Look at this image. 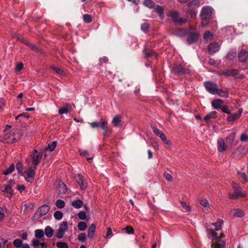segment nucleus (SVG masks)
Listing matches in <instances>:
<instances>
[{"instance_id": "obj_58", "label": "nucleus", "mask_w": 248, "mask_h": 248, "mask_svg": "<svg viewBox=\"0 0 248 248\" xmlns=\"http://www.w3.org/2000/svg\"><path fill=\"white\" fill-rule=\"evenodd\" d=\"M86 238V234L84 233H80L78 236V239L80 241H83Z\"/></svg>"}, {"instance_id": "obj_13", "label": "nucleus", "mask_w": 248, "mask_h": 248, "mask_svg": "<svg viewBox=\"0 0 248 248\" xmlns=\"http://www.w3.org/2000/svg\"><path fill=\"white\" fill-rule=\"evenodd\" d=\"M198 40V35L194 33L187 32V42L188 45L192 44Z\"/></svg>"}, {"instance_id": "obj_38", "label": "nucleus", "mask_w": 248, "mask_h": 248, "mask_svg": "<svg viewBox=\"0 0 248 248\" xmlns=\"http://www.w3.org/2000/svg\"><path fill=\"white\" fill-rule=\"evenodd\" d=\"M15 170V166L13 164H11L10 167L5 171L3 172L4 175H8L12 173Z\"/></svg>"}, {"instance_id": "obj_4", "label": "nucleus", "mask_w": 248, "mask_h": 248, "mask_svg": "<svg viewBox=\"0 0 248 248\" xmlns=\"http://www.w3.org/2000/svg\"><path fill=\"white\" fill-rule=\"evenodd\" d=\"M152 130L156 136L159 137L162 141L169 148H170L172 146V143L167 139L166 135L162 131L155 126L152 127Z\"/></svg>"}, {"instance_id": "obj_1", "label": "nucleus", "mask_w": 248, "mask_h": 248, "mask_svg": "<svg viewBox=\"0 0 248 248\" xmlns=\"http://www.w3.org/2000/svg\"><path fill=\"white\" fill-rule=\"evenodd\" d=\"M26 166L23 168L20 162L16 164V170L18 173L24 177L26 181L29 183H32L34 180L36 167L31 165L30 160H26Z\"/></svg>"}, {"instance_id": "obj_54", "label": "nucleus", "mask_w": 248, "mask_h": 248, "mask_svg": "<svg viewBox=\"0 0 248 248\" xmlns=\"http://www.w3.org/2000/svg\"><path fill=\"white\" fill-rule=\"evenodd\" d=\"M240 140L242 142L247 141L248 140V135L245 133L242 134Z\"/></svg>"}, {"instance_id": "obj_53", "label": "nucleus", "mask_w": 248, "mask_h": 248, "mask_svg": "<svg viewBox=\"0 0 248 248\" xmlns=\"http://www.w3.org/2000/svg\"><path fill=\"white\" fill-rule=\"evenodd\" d=\"M68 111V107L66 106L64 107H63L59 110V113L60 114H62L64 113H67Z\"/></svg>"}, {"instance_id": "obj_45", "label": "nucleus", "mask_w": 248, "mask_h": 248, "mask_svg": "<svg viewBox=\"0 0 248 248\" xmlns=\"http://www.w3.org/2000/svg\"><path fill=\"white\" fill-rule=\"evenodd\" d=\"M216 94H217L221 97H225L227 96V93L221 89L217 88Z\"/></svg>"}, {"instance_id": "obj_60", "label": "nucleus", "mask_w": 248, "mask_h": 248, "mask_svg": "<svg viewBox=\"0 0 248 248\" xmlns=\"http://www.w3.org/2000/svg\"><path fill=\"white\" fill-rule=\"evenodd\" d=\"M5 215L4 209L0 207V220L3 219Z\"/></svg>"}, {"instance_id": "obj_20", "label": "nucleus", "mask_w": 248, "mask_h": 248, "mask_svg": "<svg viewBox=\"0 0 248 248\" xmlns=\"http://www.w3.org/2000/svg\"><path fill=\"white\" fill-rule=\"evenodd\" d=\"M217 149L219 152L226 151L227 148L225 146L224 141L222 139H219L217 141Z\"/></svg>"}, {"instance_id": "obj_23", "label": "nucleus", "mask_w": 248, "mask_h": 248, "mask_svg": "<svg viewBox=\"0 0 248 248\" xmlns=\"http://www.w3.org/2000/svg\"><path fill=\"white\" fill-rule=\"evenodd\" d=\"M96 226L94 224H92L89 227L88 231V236L92 238L93 236L95 231Z\"/></svg>"}, {"instance_id": "obj_42", "label": "nucleus", "mask_w": 248, "mask_h": 248, "mask_svg": "<svg viewBox=\"0 0 248 248\" xmlns=\"http://www.w3.org/2000/svg\"><path fill=\"white\" fill-rule=\"evenodd\" d=\"M83 19L86 23H91L92 21V17L90 15L85 14L83 15Z\"/></svg>"}, {"instance_id": "obj_22", "label": "nucleus", "mask_w": 248, "mask_h": 248, "mask_svg": "<svg viewBox=\"0 0 248 248\" xmlns=\"http://www.w3.org/2000/svg\"><path fill=\"white\" fill-rule=\"evenodd\" d=\"M201 204L204 210L208 212L210 211V209L209 208V204L207 200L205 199H202L201 201Z\"/></svg>"}, {"instance_id": "obj_50", "label": "nucleus", "mask_w": 248, "mask_h": 248, "mask_svg": "<svg viewBox=\"0 0 248 248\" xmlns=\"http://www.w3.org/2000/svg\"><path fill=\"white\" fill-rule=\"evenodd\" d=\"M23 68V64L22 62L16 63L15 70L16 72H19Z\"/></svg>"}, {"instance_id": "obj_16", "label": "nucleus", "mask_w": 248, "mask_h": 248, "mask_svg": "<svg viewBox=\"0 0 248 248\" xmlns=\"http://www.w3.org/2000/svg\"><path fill=\"white\" fill-rule=\"evenodd\" d=\"M248 57V51L246 48H242L239 54V59L240 61L245 62Z\"/></svg>"}, {"instance_id": "obj_46", "label": "nucleus", "mask_w": 248, "mask_h": 248, "mask_svg": "<svg viewBox=\"0 0 248 248\" xmlns=\"http://www.w3.org/2000/svg\"><path fill=\"white\" fill-rule=\"evenodd\" d=\"M50 68L58 74L62 75L63 73V71L62 70L54 65H51Z\"/></svg>"}, {"instance_id": "obj_24", "label": "nucleus", "mask_w": 248, "mask_h": 248, "mask_svg": "<svg viewBox=\"0 0 248 248\" xmlns=\"http://www.w3.org/2000/svg\"><path fill=\"white\" fill-rule=\"evenodd\" d=\"M213 38V33L210 31H206L203 34V39L205 41H211Z\"/></svg>"}, {"instance_id": "obj_37", "label": "nucleus", "mask_w": 248, "mask_h": 248, "mask_svg": "<svg viewBox=\"0 0 248 248\" xmlns=\"http://www.w3.org/2000/svg\"><path fill=\"white\" fill-rule=\"evenodd\" d=\"M44 235V232L42 230L38 229L35 231V236L38 238H41Z\"/></svg>"}, {"instance_id": "obj_19", "label": "nucleus", "mask_w": 248, "mask_h": 248, "mask_svg": "<svg viewBox=\"0 0 248 248\" xmlns=\"http://www.w3.org/2000/svg\"><path fill=\"white\" fill-rule=\"evenodd\" d=\"M238 74V70L236 69H229L226 71H223L222 72V74H223L226 76H235Z\"/></svg>"}, {"instance_id": "obj_25", "label": "nucleus", "mask_w": 248, "mask_h": 248, "mask_svg": "<svg viewBox=\"0 0 248 248\" xmlns=\"http://www.w3.org/2000/svg\"><path fill=\"white\" fill-rule=\"evenodd\" d=\"M223 222L222 220L218 219L217 222L210 224L209 227L214 226L216 228V230L218 231L221 229V225L223 224Z\"/></svg>"}, {"instance_id": "obj_48", "label": "nucleus", "mask_w": 248, "mask_h": 248, "mask_svg": "<svg viewBox=\"0 0 248 248\" xmlns=\"http://www.w3.org/2000/svg\"><path fill=\"white\" fill-rule=\"evenodd\" d=\"M216 111H212L210 113H208L206 116H204V120L206 121H207L210 118L214 117V115L216 114Z\"/></svg>"}, {"instance_id": "obj_11", "label": "nucleus", "mask_w": 248, "mask_h": 248, "mask_svg": "<svg viewBox=\"0 0 248 248\" xmlns=\"http://www.w3.org/2000/svg\"><path fill=\"white\" fill-rule=\"evenodd\" d=\"M232 186L234 190V192L236 194L238 198L244 197L246 196V193L245 191L243 190L237 184L233 183L232 184Z\"/></svg>"}, {"instance_id": "obj_2", "label": "nucleus", "mask_w": 248, "mask_h": 248, "mask_svg": "<svg viewBox=\"0 0 248 248\" xmlns=\"http://www.w3.org/2000/svg\"><path fill=\"white\" fill-rule=\"evenodd\" d=\"M214 14L213 9L209 6H203L201 11L200 16L202 19V25L205 26L208 25Z\"/></svg>"}, {"instance_id": "obj_7", "label": "nucleus", "mask_w": 248, "mask_h": 248, "mask_svg": "<svg viewBox=\"0 0 248 248\" xmlns=\"http://www.w3.org/2000/svg\"><path fill=\"white\" fill-rule=\"evenodd\" d=\"M13 183V181L10 180L7 185H4L1 188L2 192L9 198H10L12 195L13 190L12 186Z\"/></svg>"}, {"instance_id": "obj_64", "label": "nucleus", "mask_w": 248, "mask_h": 248, "mask_svg": "<svg viewBox=\"0 0 248 248\" xmlns=\"http://www.w3.org/2000/svg\"><path fill=\"white\" fill-rule=\"evenodd\" d=\"M16 189H18L19 191L22 192L25 189V187L23 185H18L17 186Z\"/></svg>"}, {"instance_id": "obj_43", "label": "nucleus", "mask_w": 248, "mask_h": 248, "mask_svg": "<svg viewBox=\"0 0 248 248\" xmlns=\"http://www.w3.org/2000/svg\"><path fill=\"white\" fill-rule=\"evenodd\" d=\"M78 227L79 231H84L87 228V225L84 222H80L78 225Z\"/></svg>"}, {"instance_id": "obj_18", "label": "nucleus", "mask_w": 248, "mask_h": 248, "mask_svg": "<svg viewBox=\"0 0 248 248\" xmlns=\"http://www.w3.org/2000/svg\"><path fill=\"white\" fill-rule=\"evenodd\" d=\"M58 190L60 194H64L66 191V186L62 182H59L57 184Z\"/></svg>"}, {"instance_id": "obj_40", "label": "nucleus", "mask_w": 248, "mask_h": 248, "mask_svg": "<svg viewBox=\"0 0 248 248\" xmlns=\"http://www.w3.org/2000/svg\"><path fill=\"white\" fill-rule=\"evenodd\" d=\"M56 144L57 143L56 141H53L52 142L48 145L46 150L50 152L53 151L55 149L56 146Z\"/></svg>"}, {"instance_id": "obj_33", "label": "nucleus", "mask_w": 248, "mask_h": 248, "mask_svg": "<svg viewBox=\"0 0 248 248\" xmlns=\"http://www.w3.org/2000/svg\"><path fill=\"white\" fill-rule=\"evenodd\" d=\"M178 15H179L178 13L176 11H172V12H170V16L174 20V21L175 22H177L181 23L182 22V21L181 19L180 20L176 19V18L178 17Z\"/></svg>"}, {"instance_id": "obj_63", "label": "nucleus", "mask_w": 248, "mask_h": 248, "mask_svg": "<svg viewBox=\"0 0 248 248\" xmlns=\"http://www.w3.org/2000/svg\"><path fill=\"white\" fill-rule=\"evenodd\" d=\"M20 117H23L26 118H29V116L26 113H23L22 114H20L16 117V119H17Z\"/></svg>"}, {"instance_id": "obj_32", "label": "nucleus", "mask_w": 248, "mask_h": 248, "mask_svg": "<svg viewBox=\"0 0 248 248\" xmlns=\"http://www.w3.org/2000/svg\"><path fill=\"white\" fill-rule=\"evenodd\" d=\"M13 244L16 248H20L23 243L20 239H16L13 241Z\"/></svg>"}, {"instance_id": "obj_6", "label": "nucleus", "mask_w": 248, "mask_h": 248, "mask_svg": "<svg viewBox=\"0 0 248 248\" xmlns=\"http://www.w3.org/2000/svg\"><path fill=\"white\" fill-rule=\"evenodd\" d=\"M207 234L209 238H211L212 239V244L211 245V248H212L214 243L218 242L219 240H222L221 239L224 236V234L223 233H221L219 236H218L217 233L214 230L212 229H209L207 230Z\"/></svg>"}, {"instance_id": "obj_28", "label": "nucleus", "mask_w": 248, "mask_h": 248, "mask_svg": "<svg viewBox=\"0 0 248 248\" xmlns=\"http://www.w3.org/2000/svg\"><path fill=\"white\" fill-rule=\"evenodd\" d=\"M225 241L224 240H219L218 242L214 243L212 248H225Z\"/></svg>"}, {"instance_id": "obj_39", "label": "nucleus", "mask_w": 248, "mask_h": 248, "mask_svg": "<svg viewBox=\"0 0 248 248\" xmlns=\"http://www.w3.org/2000/svg\"><path fill=\"white\" fill-rule=\"evenodd\" d=\"M172 70L174 73H181L184 72V68L181 66V65H177L174 67L172 69Z\"/></svg>"}, {"instance_id": "obj_41", "label": "nucleus", "mask_w": 248, "mask_h": 248, "mask_svg": "<svg viewBox=\"0 0 248 248\" xmlns=\"http://www.w3.org/2000/svg\"><path fill=\"white\" fill-rule=\"evenodd\" d=\"M100 127L105 132H108V127L107 126V122L106 121L104 120H101Z\"/></svg>"}, {"instance_id": "obj_27", "label": "nucleus", "mask_w": 248, "mask_h": 248, "mask_svg": "<svg viewBox=\"0 0 248 248\" xmlns=\"http://www.w3.org/2000/svg\"><path fill=\"white\" fill-rule=\"evenodd\" d=\"M232 212L233 216L236 217H241L244 215V212L240 209H234Z\"/></svg>"}, {"instance_id": "obj_30", "label": "nucleus", "mask_w": 248, "mask_h": 248, "mask_svg": "<svg viewBox=\"0 0 248 248\" xmlns=\"http://www.w3.org/2000/svg\"><path fill=\"white\" fill-rule=\"evenodd\" d=\"M121 122V118L119 116L114 117L112 121V123L115 126H118L120 125Z\"/></svg>"}, {"instance_id": "obj_12", "label": "nucleus", "mask_w": 248, "mask_h": 248, "mask_svg": "<svg viewBox=\"0 0 248 248\" xmlns=\"http://www.w3.org/2000/svg\"><path fill=\"white\" fill-rule=\"evenodd\" d=\"M49 209L50 208L48 205H44L40 207L38 210L37 216H38L40 217L44 216L48 213Z\"/></svg>"}, {"instance_id": "obj_31", "label": "nucleus", "mask_w": 248, "mask_h": 248, "mask_svg": "<svg viewBox=\"0 0 248 248\" xmlns=\"http://www.w3.org/2000/svg\"><path fill=\"white\" fill-rule=\"evenodd\" d=\"M72 205L75 208H79L83 205V202L80 200H75L72 202Z\"/></svg>"}, {"instance_id": "obj_51", "label": "nucleus", "mask_w": 248, "mask_h": 248, "mask_svg": "<svg viewBox=\"0 0 248 248\" xmlns=\"http://www.w3.org/2000/svg\"><path fill=\"white\" fill-rule=\"evenodd\" d=\"M58 248H68L67 245L64 242H58L56 244Z\"/></svg>"}, {"instance_id": "obj_9", "label": "nucleus", "mask_w": 248, "mask_h": 248, "mask_svg": "<svg viewBox=\"0 0 248 248\" xmlns=\"http://www.w3.org/2000/svg\"><path fill=\"white\" fill-rule=\"evenodd\" d=\"M204 85L206 90L209 93L212 94H216V93H217V84L211 82L207 81L204 83Z\"/></svg>"}, {"instance_id": "obj_61", "label": "nucleus", "mask_w": 248, "mask_h": 248, "mask_svg": "<svg viewBox=\"0 0 248 248\" xmlns=\"http://www.w3.org/2000/svg\"><path fill=\"white\" fill-rule=\"evenodd\" d=\"M221 110L225 113H226L227 114H231V110H229L226 107L223 106L221 108Z\"/></svg>"}, {"instance_id": "obj_21", "label": "nucleus", "mask_w": 248, "mask_h": 248, "mask_svg": "<svg viewBox=\"0 0 248 248\" xmlns=\"http://www.w3.org/2000/svg\"><path fill=\"white\" fill-rule=\"evenodd\" d=\"M235 137V133L232 132L230 133L226 139V141L227 144L232 145Z\"/></svg>"}, {"instance_id": "obj_3", "label": "nucleus", "mask_w": 248, "mask_h": 248, "mask_svg": "<svg viewBox=\"0 0 248 248\" xmlns=\"http://www.w3.org/2000/svg\"><path fill=\"white\" fill-rule=\"evenodd\" d=\"M200 5V1L199 0H193L190 2L187 8V17L188 15L190 16L191 18H195L197 13V9Z\"/></svg>"}, {"instance_id": "obj_26", "label": "nucleus", "mask_w": 248, "mask_h": 248, "mask_svg": "<svg viewBox=\"0 0 248 248\" xmlns=\"http://www.w3.org/2000/svg\"><path fill=\"white\" fill-rule=\"evenodd\" d=\"M45 233L47 237L50 238L53 235L54 231L51 227L47 226L45 228Z\"/></svg>"}, {"instance_id": "obj_62", "label": "nucleus", "mask_w": 248, "mask_h": 248, "mask_svg": "<svg viewBox=\"0 0 248 248\" xmlns=\"http://www.w3.org/2000/svg\"><path fill=\"white\" fill-rule=\"evenodd\" d=\"M32 244L33 247H38L41 244H40V242L37 239H33L32 241Z\"/></svg>"}, {"instance_id": "obj_35", "label": "nucleus", "mask_w": 248, "mask_h": 248, "mask_svg": "<svg viewBox=\"0 0 248 248\" xmlns=\"http://www.w3.org/2000/svg\"><path fill=\"white\" fill-rule=\"evenodd\" d=\"M155 11L159 14V16L162 18L164 14V9L159 5H157L155 8Z\"/></svg>"}, {"instance_id": "obj_8", "label": "nucleus", "mask_w": 248, "mask_h": 248, "mask_svg": "<svg viewBox=\"0 0 248 248\" xmlns=\"http://www.w3.org/2000/svg\"><path fill=\"white\" fill-rule=\"evenodd\" d=\"M68 226L67 222L64 221L61 223L59 226L58 231L56 233V237L59 239L63 237L65 232L67 230Z\"/></svg>"}, {"instance_id": "obj_15", "label": "nucleus", "mask_w": 248, "mask_h": 248, "mask_svg": "<svg viewBox=\"0 0 248 248\" xmlns=\"http://www.w3.org/2000/svg\"><path fill=\"white\" fill-rule=\"evenodd\" d=\"M76 179L77 182L79 185V186L81 187V189H84L87 187V183L84 181V180L83 179V177L81 175H80L79 174H78L76 176Z\"/></svg>"}, {"instance_id": "obj_36", "label": "nucleus", "mask_w": 248, "mask_h": 248, "mask_svg": "<svg viewBox=\"0 0 248 248\" xmlns=\"http://www.w3.org/2000/svg\"><path fill=\"white\" fill-rule=\"evenodd\" d=\"M143 3L145 6L149 8H152L155 5L154 2L152 0H144Z\"/></svg>"}, {"instance_id": "obj_49", "label": "nucleus", "mask_w": 248, "mask_h": 248, "mask_svg": "<svg viewBox=\"0 0 248 248\" xmlns=\"http://www.w3.org/2000/svg\"><path fill=\"white\" fill-rule=\"evenodd\" d=\"M218 50V47H208V51L210 55H213Z\"/></svg>"}, {"instance_id": "obj_5", "label": "nucleus", "mask_w": 248, "mask_h": 248, "mask_svg": "<svg viewBox=\"0 0 248 248\" xmlns=\"http://www.w3.org/2000/svg\"><path fill=\"white\" fill-rule=\"evenodd\" d=\"M42 155L41 153L38 152L36 150H33L31 153V158H27V159H30L31 165L36 167L37 165L40 162Z\"/></svg>"}, {"instance_id": "obj_47", "label": "nucleus", "mask_w": 248, "mask_h": 248, "mask_svg": "<svg viewBox=\"0 0 248 248\" xmlns=\"http://www.w3.org/2000/svg\"><path fill=\"white\" fill-rule=\"evenodd\" d=\"M63 216L62 213L61 211H56L54 214V217L58 220H61Z\"/></svg>"}, {"instance_id": "obj_55", "label": "nucleus", "mask_w": 248, "mask_h": 248, "mask_svg": "<svg viewBox=\"0 0 248 248\" xmlns=\"http://www.w3.org/2000/svg\"><path fill=\"white\" fill-rule=\"evenodd\" d=\"M78 217L80 219L84 220L86 219V215L84 211H80L78 214Z\"/></svg>"}, {"instance_id": "obj_34", "label": "nucleus", "mask_w": 248, "mask_h": 248, "mask_svg": "<svg viewBox=\"0 0 248 248\" xmlns=\"http://www.w3.org/2000/svg\"><path fill=\"white\" fill-rule=\"evenodd\" d=\"M239 178L242 182L245 183L248 182V179L247 177V175L245 172H239L238 173Z\"/></svg>"}, {"instance_id": "obj_29", "label": "nucleus", "mask_w": 248, "mask_h": 248, "mask_svg": "<svg viewBox=\"0 0 248 248\" xmlns=\"http://www.w3.org/2000/svg\"><path fill=\"white\" fill-rule=\"evenodd\" d=\"M149 140L151 145L154 147V148L155 150H158L159 149V146L156 140L153 137H150L149 138Z\"/></svg>"}, {"instance_id": "obj_44", "label": "nucleus", "mask_w": 248, "mask_h": 248, "mask_svg": "<svg viewBox=\"0 0 248 248\" xmlns=\"http://www.w3.org/2000/svg\"><path fill=\"white\" fill-rule=\"evenodd\" d=\"M56 205L58 208H62L65 205V202L63 200H58L56 202Z\"/></svg>"}, {"instance_id": "obj_56", "label": "nucleus", "mask_w": 248, "mask_h": 248, "mask_svg": "<svg viewBox=\"0 0 248 248\" xmlns=\"http://www.w3.org/2000/svg\"><path fill=\"white\" fill-rule=\"evenodd\" d=\"M164 177L167 181H172V179H173L172 176L169 173H167V172L164 173Z\"/></svg>"}, {"instance_id": "obj_52", "label": "nucleus", "mask_w": 248, "mask_h": 248, "mask_svg": "<svg viewBox=\"0 0 248 248\" xmlns=\"http://www.w3.org/2000/svg\"><path fill=\"white\" fill-rule=\"evenodd\" d=\"M235 56H236V52H229L227 54V58L228 59H229L230 60H233Z\"/></svg>"}, {"instance_id": "obj_10", "label": "nucleus", "mask_w": 248, "mask_h": 248, "mask_svg": "<svg viewBox=\"0 0 248 248\" xmlns=\"http://www.w3.org/2000/svg\"><path fill=\"white\" fill-rule=\"evenodd\" d=\"M242 113V109H239L237 112L231 114L226 119L227 123L229 124H233L235 120L241 116Z\"/></svg>"}, {"instance_id": "obj_17", "label": "nucleus", "mask_w": 248, "mask_h": 248, "mask_svg": "<svg viewBox=\"0 0 248 248\" xmlns=\"http://www.w3.org/2000/svg\"><path fill=\"white\" fill-rule=\"evenodd\" d=\"M224 101L220 99H217L212 101V106L216 109H217L221 108V105L223 104Z\"/></svg>"}, {"instance_id": "obj_14", "label": "nucleus", "mask_w": 248, "mask_h": 248, "mask_svg": "<svg viewBox=\"0 0 248 248\" xmlns=\"http://www.w3.org/2000/svg\"><path fill=\"white\" fill-rule=\"evenodd\" d=\"M14 133L13 131L6 133L4 136V139L7 140L8 142L12 143L16 140V137L14 135Z\"/></svg>"}, {"instance_id": "obj_57", "label": "nucleus", "mask_w": 248, "mask_h": 248, "mask_svg": "<svg viewBox=\"0 0 248 248\" xmlns=\"http://www.w3.org/2000/svg\"><path fill=\"white\" fill-rule=\"evenodd\" d=\"M123 230L126 231V232L128 234H132L133 233V230L130 226H127L126 227L124 228Z\"/></svg>"}, {"instance_id": "obj_59", "label": "nucleus", "mask_w": 248, "mask_h": 248, "mask_svg": "<svg viewBox=\"0 0 248 248\" xmlns=\"http://www.w3.org/2000/svg\"><path fill=\"white\" fill-rule=\"evenodd\" d=\"M141 29L144 32H146L148 30V25L146 23H144L141 25Z\"/></svg>"}]
</instances>
